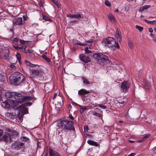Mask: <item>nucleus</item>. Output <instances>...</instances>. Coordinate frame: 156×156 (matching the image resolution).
I'll use <instances>...</instances> for the list:
<instances>
[{"label": "nucleus", "mask_w": 156, "mask_h": 156, "mask_svg": "<svg viewBox=\"0 0 156 156\" xmlns=\"http://www.w3.org/2000/svg\"><path fill=\"white\" fill-rule=\"evenodd\" d=\"M5 97L7 100L2 102L1 105L2 107L7 109H9L11 107H17L19 104L23 101L31 99V97L30 96H23L16 92H6Z\"/></svg>", "instance_id": "obj_1"}, {"label": "nucleus", "mask_w": 156, "mask_h": 156, "mask_svg": "<svg viewBox=\"0 0 156 156\" xmlns=\"http://www.w3.org/2000/svg\"><path fill=\"white\" fill-rule=\"evenodd\" d=\"M11 83L14 85H20L23 83L25 80V76L18 72L13 73L10 77Z\"/></svg>", "instance_id": "obj_2"}, {"label": "nucleus", "mask_w": 156, "mask_h": 156, "mask_svg": "<svg viewBox=\"0 0 156 156\" xmlns=\"http://www.w3.org/2000/svg\"><path fill=\"white\" fill-rule=\"evenodd\" d=\"M74 123L72 121H70L67 119H64L59 121L58 123V128L62 130H71L74 128L73 127Z\"/></svg>", "instance_id": "obj_3"}, {"label": "nucleus", "mask_w": 156, "mask_h": 156, "mask_svg": "<svg viewBox=\"0 0 156 156\" xmlns=\"http://www.w3.org/2000/svg\"><path fill=\"white\" fill-rule=\"evenodd\" d=\"M93 57L99 62H104L108 60V57L101 53L94 54Z\"/></svg>", "instance_id": "obj_4"}, {"label": "nucleus", "mask_w": 156, "mask_h": 156, "mask_svg": "<svg viewBox=\"0 0 156 156\" xmlns=\"http://www.w3.org/2000/svg\"><path fill=\"white\" fill-rule=\"evenodd\" d=\"M102 43L105 46H107L109 48L112 47V45L115 44L114 39L112 37H109L103 39L102 41Z\"/></svg>", "instance_id": "obj_5"}, {"label": "nucleus", "mask_w": 156, "mask_h": 156, "mask_svg": "<svg viewBox=\"0 0 156 156\" xmlns=\"http://www.w3.org/2000/svg\"><path fill=\"white\" fill-rule=\"evenodd\" d=\"M30 77L31 78L41 76L43 75V72L40 69H32L30 70Z\"/></svg>", "instance_id": "obj_6"}, {"label": "nucleus", "mask_w": 156, "mask_h": 156, "mask_svg": "<svg viewBox=\"0 0 156 156\" xmlns=\"http://www.w3.org/2000/svg\"><path fill=\"white\" fill-rule=\"evenodd\" d=\"M131 83L128 81H124L120 86L121 91L123 92H126L131 85Z\"/></svg>", "instance_id": "obj_7"}, {"label": "nucleus", "mask_w": 156, "mask_h": 156, "mask_svg": "<svg viewBox=\"0 0 156 156\" xmlns=\"http://www.w3.org/2000/svg\"><path fill=\"white\" fill-rule=\"evenodd\" d=\"M26 105H31V103L30 102L25 103L24 104H22L21 105L18 107L19 111L23 114H27L28 113V108L26 106Z\"/></svg>", "instance_id": "obj_8"}, {"label": "nucleus", "mask_w": 156, "mask_h": 156, "mask_svg": "<svg viewBox=\"0 0 156 156\" xmlns=\"http://www.w3.org/2000/svg\"><path fill=\"white\" fill-rule=\"evenodd\" d=\"M79 58L81 61L85 63H88L90 61V58L85 54H80Z\"/></svg>", "instance_id": "obj_9"}, {"label": "nucleus", "mask_w": 156, "mask_h": 156, "mask_svg": "<svg viewBox=\"0 0 156 156\" xmlns=\"http://www.w3.org/2000/svg\"><path fill=\"white\" fill-rule=\"evenodd\" d=\"M82 98L83 101L85 102V104L89 106L92 105V101L88 96L84 95L82 96Z\"/></svg>", "instance_id": "obj_10"}, {"label": "nucleus", "mask_w": 156, "mask_h": 156, "mask_svg": "<svg viewBox=\"0 0 156 156\" xmlns=\"http://www.w3.org/2000/svg\"><path fill=\"white\" fill-rule=\"evenodd\" d=\"M11 136L9 133H6L2 137L1 140H3L6 143L10 142H11Z\"/></svg>", "instance_id": "obj_11"}, {"label": "nucleus", "mask_w": 156, "mask_h": 156, "mask_svg": "<svg viewBox=\"0 0 156 156\" xmlns=\"http://www.w3.org/2000/svg\"><path fill=\"white\" fill-rule=\"evenodd\" d=\"M24 143L19 142L16 141L14 144L15 149L16 150H20L23 147Z\"/></svg>", "instance_id": "obj_12"}, {"label": "nucleus", "mask_w": 156, "mask_h": 156, "mask_svg": "<svg viewBox=\"0 0 156 156\" xmlns=\"http://www.w3.org/2000/svg\"><path fill=\"white\" fill-rule=\"evenodd\" d=\"M49 152L50 156H61L60 154L52 150L51 147L49 148Z\"/></svg>", "instance_id": "obj_13"}, {"label": "nucleus", "mask_w": 156, "mask_h": 156, "mask_svg": "<svg viewBox=\"0 0 156 156\" xmlns=\"http://www.w3.org/2000/svg\"><path fill=\"white\" fill-rule=\"evenodd\" d=\"M89 90H87L83 88L81 89L78 91V94L79 95H82V96L84 95H86L87 94L90 93Z\"/></svg>", "instance_id": "obj_14"}, {"label": "nucleus", "mask_w": 156, "mask_h": 156, "mask_svg": "<svg viewBox=\"0 0 156 156\" xmlns=\"http://www.w3.org/2000/svg\"><path fill=\"white\" fill-rule=\"evenodd\" d=\"M14 25H18L21 26L23 25V20L21 17H19L16 19L15 22H14Z\"/></svg>", "instance_id": "obj_15"}, {"label": "nucleus", "mask_w": 156, "mask_h": 156, "mask_svg": "<svg viewBox=\"0 0 156 156\" xmlns=\"http://www.w3.org/2000/svg\"><path fill=\"white\" fill-rule=\"evenodd\" d=\"M41 57L44 59L45 61L48 62V64L50 66H51L52 64V62L51 61V59L48 58L45 55H42Z\"/></svg>", "instance_id": "obj_16"}, {"label": "nucleus", "mask_w": 156, "mask_h": 156, "mask_svg": "<svg viewBox=\"0 0 156 156\" xmlns=\"http://www.w3.org/2000/svg\"><path fill=\"white\" fill-rule=\"evenodd\" d=\"M116 37L118 38V40L119 41H120L121 40V33L120 30L118 29V28H117L116 29Z\"/></svg>", "instance_id": "obj_17"}, {"label": "nucleus", "mask_w": 156, "mask_h": 156, "mask_svg": "<svg viewBox=\"0 0 156 156\" xmlns=\"http://www.w3.org/2000/svg\"><path fill=\"white\" fill-rule=\"evenodd\" d=\"M87 143L89 145L92 146H98L99 145V144L97 142L92 140H88L87 141Z\"/></svg>", "instance_id": "obj_18"}, {"label": "nucleus", "mask_w": 156, "mask_h": 156, "mask_svg": "<svg viewBox=\"0 0 156 156\" xmlns=\"http://www.w3.org/2000/svg\"><path fill=\"white\" fill-rule=\"evenodd\" d=\"M151 7V5H145L141 7L139 9V12H142L143 11L145 10H146L147 9Z\"/></svg>", "instance_id": "obj_19"}, {"label": "nucleus", "mask_w": 156, "mask_h": 156, "mask_svg": "<svg viewBox=\"0 0 156 156\" xmlns=\"http://www.w3.org/2000/svg\"><path fill=\"white\" fill-rule=\"evenodd\" d=\"M83 17V15L82 14L81 15L79 13L74 14L73 18L75 19H79L80 18H82Z\"/></svg>", "instance_id": "obj_20"}, {"label": "nucleus", "mask_w": 156, "mask_h": 156, "mask_svg": "<svg viewBox=\"0 0 156 156\" xmlns=\"http://www.w3.org/2000/svg\"><path fill=\"white\" fill-rule=\"evenodd\" d=\"M5 59L7 60H9L10 59V57L9 55V51L8 52H5L4 55Z\"/></svg>", "instance_id": "obj_21"}, {"label": "nucleus", "mask_w": 156, "mask_h": 156, "mask_svg": "<svg viewBox=\"0 0 156 156\" xmlns=\"http://www.w3.org/2000/svg\"><path fill=\"white\" fill-rule=\"evenodd\" d=\"M108 17L109 20L111 21L114 22L115 20V19L112 15L109 14L108 15Z\"/></svg>", "instance_id": "obj_22"}, {"label": "nucleus", "mask_w": 156, "mask_h": 156, "mask_svg": "<svg viewBox=\"0 0 156 156\" xmlns=\"http://www.w3.org/2000/svg\"><path fill=\"white\" fill-rule=\"evenodd\" d=\"M144 21L146 23L149 24H151L153 25L155 24L156 23V21L155 20L153 21H149L147 20H144Z\"/></svg>", "instance_id": "obj_23"}, {"label": "nucleus", "mask_w": 156, "mask_h": 156, "mask_svg": "<svg viewBox=\"0 0 156 156\" xmlns=\"http://www.w3.org/2000/svg\"><path fill=\"white\" fill-rule=\"evenodd\" d=\"M84 50L85 52V54H89V55H91V54L92 53L91 51L89 50H88V47H86V48L84 49Z\"/></svg>", "instance_id": "obj_24"}, {"label": "nucleus", "mask_w": 156, "mask_h": 156, "mask_svg": "<svg viewBox=\"0 0 156 156\" xmlns=\"http://www.w3.org/2000/svg\"><path fill=\"white\" fill-rule=\"evenodd\" d=\"M82 80H83V83H86L87 84H90L91 83L89 81V80L85 78H83Z\"/></svg>", "instance_id": "obj_25"}, {"label": "nucleus", "mask_w": 156, "mask_h": 156, "mask_svg": "<svg viewBox=\"0 0 156 156\" xmlns=\"http://www.w3.org/2000/svg\"><path fill=\"white\" fill-rule=\"evenodd\" d=\"M5 80V76L4 75L0 73V82H3Z\"/></svg>", "instance_id": "obj_26"}, {"label": "nucleus", "mask_w": 156, "mask_h": 156, "mask_svg": "<svg viewBox=\"0 0 156 156\" xmlns=\"http://www.w3.org/2000/svg\"><path fill=\"white\" fill-rule=\"evenodd\" d=\"M115 44L113 45H112V47L114 49H115L116 48H117L119 49L120 48V46L119 45V44L118 43H116L115 40Z\"/></svg>", "instance_id": "obj_27"}, {"label": "nucleus", "mask_w": 156, "mask_h": 156, "mask_svg": "<svg viewBox=\"0 0 156 156\" xmlns=\"http://www.w3.org/2000/svg\"><path fill=\"white\" fill-rule=\"evenodd\" d=\"M58 8H59L61 6V4L58 2V1H52Z\"/></svg>", "instance_id": "obj_28"}, {"label": "nucleus", "mask_w": 156, "mask_h": 156, "mask_svg": "<svg viewBox=\"0 0 156 156\" xmlns=\"http://www.w3.org/2000/svg\"><path fill=\"white\" fill-rule=\"evenodd\" d=\"M18 133L16 131H13L12 132V136L14 137H16L18 135Z\"/></svg>", "instance_id": "obj_29"}, {"label": "nucleus", "mask_w": 156, "mask_h": 156, "mask_svg": "<svg viewBox=\"0 0 156 156\" xmlns=\"http://www.w3.org/2000/svg\"><path fill=\"white\" fill-rule=\"evenodd\" d=\"M21 139L23 141L26 142L29 140V139L26 136H23L21 137Z\"/></svg>", "instance_id": "obj_30"}, {"label": "nucleus", "mask_w": 156, "mask_h": 156, "mask_svg": "<svg viewBox=\"0 0 156 156\" xmlns=\"http://www.w3.org/2000/svg\"><path fill=\"white\" fill-rule=\"evenodd\" d=\"M43 19L46 21H50V19L49 17L44 15H43Z\"/></svg>", "instance_id": "obj_31"}, {"label": "nucleus", "mask_w": 156, "mask_h": 156, "mask_svg": "<svg viewBox=\"0 0 156 156\" xmlns=\"http://www.w3.org/2000/svg\"><path fill=\"white\" fill-rule=\"evenodd\" d=\"M20 42L21 44H24L27 43H28V41H25L23 40H22L21 39H20Z\"/></svg>", "instance_id": "obj_32"}, {"label": "nucleus", "mask_w": 156, "mask_h": 156, "mask_svg": "<svg viewBox=\"0 0 156 156\" xmlns=\"http://www.w3.org/2000/svg\"><path fill=\"white\" fill-rule=\"evenodd\" d=\"M144 84L145 86L147 87L148 88L150 87H151L150 83L147 82L146 81H144Z\"/></svg>", "instance_id": "obj_33"}, {"label": "nucleus", "mask_w": 156, "mask_h": 156, "mask_svg": "<svg viewBox=\"0 0 156 156\" xmlns=\"http://www.w3.org/2000/svg\"><path fill=\"white\" fill-rule=\"evenodd\" d=\"M94 115L96 116L99 117L100 118H102V115L101 114H100L98 112H95L94 113Z\"/></svg>", "instance_id": "obj_34"}, {"label": "nucleus", "mask_w": 156, "mask_h": 156, "mask_svg": "<svg viewBox=\"0 0 156 156\" xmlns=\"http://www.w3.org/2000/svg\"><path fill=\"white\" fill-rule=\"evenodd\" d=\"M136 28L140 32H141L143 30V28L142 27H140L138 25H136Z\"/></svg>", "instance_id": "obj_35"}, {"label": "nucleus", "mask_w": 156, "mask_h": 156, "mask_svg": "<svg viewBox=\"0 0 156 156\" xmlns=\"http://www.w3.org/2000/svg\"><path fill=\"white\" fill-rule=\"evenodd\" d=\"M105 4L106 6L108 7H110L111 5V4L109 1H105Z\"/></svg>", "instance_id": "obj_36"}, {"label": "nucleus", "mask_w": 156, "mask_h": 156, "mask_svg": "<svg viewBox=\"0 0 156 156\" xmlns=\"http://www.w3.org/2000/svg\"><path fill=\"white\" fill-rule=\"evenodd\" d=\"M10 66L13 69H16V67L15 66V63H11L10 64Z\"/></svg>", "instance_id": "obj_37"}, {"label": "nucleus", "mask_w": 156, "mask_h": 156, "mask_svg": "<svg viewBox=\"0 0 156 156\" xmlns=\"http://www.w3.org/2000/svg\"><path fill=\"white\" fill-rule=\"evenodd\" d=\"M128 45L130 48L132 49L133 48V44L130 41H128Z\"/></svg>", "instance_id": "obj_38"}, {"label": "nucleus", "mask_w": 156, "mask_h": 156, "mask_svg": "<svg viewBox=\"0 0 156 156\" xmlns=\"http://www.w3.org/2000/svg\"><path fill=\"white\" fill-rule=\"evenodd\" d=\"M19 39L17 37H15L13 39L12 42L13 43H17Z\"/></svg>", "instance_id": "obj_39"}, {"label": "nucleus", "mask_w": 156, "mask_h": 156, "mask_svg": "<svg viewBox=\"0 0 156 156\" xmlns=\"http://www.w3.org/2000/svg\"><path fill=\"white\" fill-rule=\"evenodd\" d=\"M98 105L99 107H100L101 108H102L103 109H105V108H107V106L105 105H102L101 104H99Z\"/></svg>", "instance_id": "obj_40"}, {"label": "nucleus", "mask_w": 156, "mask_h": 156, "mask_svg": "<svg viewBox=\"0 0 156 156\" xmlns=\"http://www.w3.org/2000/svg\"><path fill=\"white\" fill-rule=\"evenodd\" d=\"M27 47H25L24 48H23V49H22V51H23L24 53L25 54H27V51L26 50Z\"/></svg>", "instance_id": "obj_41"}, {"label": "nucleus", "mask_w": 156, "mask_h": 156, "mask_svg": "<svg viewBox=\"0 0 156 156\" xmlns=\"http://www.w3.org/2000/svg\"><path fill=\"white\" fill-rule=\"evenodd\" d=\"M14 44H12V46L14 48L16 49H17V48H16V47L17 48V47H18V46L17 45V43H13Z\"/></svg>", "instance_id": "obj_42"}, {"label": "nucleus", "mask_w": 156, "mask_h": 156, "mask_svg": "<svg viewBox=\"0 0 156 156\" xmlns=\"http://www.w3.org/2000/svg\"><path fill=\"white\" fill-rule=\"evenodd\" d=\"M16 56L17 59L21 58V55L19 53L17 52L16 54Z\"/></svg>", "instance_id": "obj_43"}, {"label": "nucleus", "mask_w": 156, "mask_h": 156, "mask_svg": "<svg viewBox=\"0 0 156 156\" xmlns=\"http://www.w3.org/2000/svg\"><path fill=\"white\" fill-rule=\"evenodd\" d=\"M3 133V131L2 129H0V140H2V136Z\"/></svg>", "instance_id": "obj_44"}, {"label": "nucleus", "mask_w": 156, "mask_h": 156, "mask_svg": "<svg viewBox=\"0 0 156 156\" xmlns=\"http://www.w3.org/2000/svg\"><path fill=\"white\" fill-rule=\"evenodd\" d=\"M78 105L80 109V113H83L84 111L82 109V106L80 105Z\"/></svg>", "instance_id": "obj_45"}, {"label": "nucleus", "mask_w": 156, "mask_h": 156, "mask_svg": "<svg viewBox=\"0 0 156 156\" xmlns=\"http://www.w3.org/2000/svg\"><path fill=\"white\" fill-rule=\"evenodd\" d=\"M39 4L41 7H42L43 5V2H42V1H39L38 2Z\"/></svg>", "instance_id": "obj_46"}, {"label": "nucleus", "mask_w": 156, "mask_h": 156, "mask_svg": "<svg viewBox=\"0 0 156 156\" xmlns=\"http://www.w3.org/2000/svg\"><path fill=\"white\" fill-rule=\"evenodd\" d=\"M151 135V134H148L146 135H145L144 137H143L144 139L145 140L146 139H147Z\"/></svg>", "instance_id": "obj_47"}, {"label": "nucleus", "mask_w": 156, "mask_h": 156, "mask_svg": "<svg viewBox=\"0 0 156 156\" xmlns=\"http://www.w3.org/2000/svg\"><path fill=\"white\" fill-rule=\"evenodd\" d=\"M27 52L29 53H32L33 52V50L29 48L27 49Z\"/></svg>", "instance_id": "obj_48"}, {"label": "nucleus", "mask_w": 156, "mask_h": 156, "mask_svg": "<svg viewBox=\"0 0 156 156\" xmlns=\"http://www.w3.org/2000/svg\"><path fill=\"white\" fill-rule=\"evenodd\" d=\"M148 30L149 32L151 33H152L153 32V30L152 28L150 27L149 28Z\"/></svg>", "instance_id": "obj_49"}, {"label": "nucleus", "mask_w": 156, "mask_h": 156, "mask_svg": "<svg viewBox=\"0 0 156 156\" xmlns=\"http://www.w3.org/2000/svg\"><path fill=\"white\" fill-rule=\"evenodd\" d=\"M84 131H87L88 130V127L87 126H84Z\"/></svg>", "instance_id": "obj_50"}, {"label": "nucleus", "mask_w": 156, "mask_h": 156, "mask_svg": "<svg viewBox=\"0 0 156 156\" xmlns=\"http://www.w3.org/2000/svg\"><path fill=\"white\" fill-rule=\"evenodd\" d=\"M69 117L70 119L72 120L74 119V117H73L72 114H69Z\"/></svg>", "instance_id": "obj_51"}, {"label": "nucleus", "mask_w": 156, "mask_h": 156, "mask_svg": "<svg viewBox=\"0 0 156 156\" xmlns=\"http://www.w3.org/2000/svg\"><path fill=\"white\" fill-rule=\"evenodd\" d=\"M87 136L89 137V138H92L93 137V136L91 134H87Z\"/></svg>", "instance_id": "obj_52"}, {"label": "nucleus", "mask_w": 156, "mask_h": 156, "mask_svg": "<svg viewBox=\"0 0 156 156\" xmlns=\"http://www.w3.org/2000/svg\"><path fill=\"white\" fill-rule=\"evenodd\" d=\"M6 131L7 132H8L10 133H11V134H12V132H13V131H11L10 129H6Z\"/></svg>", "instance_id": "obj_53"}, {"label": "nucleus", "mask_w": 156, "mask_h": 156, "mask_svg": "<svg viewBox=\"0 0 156 156\" xmlns=\"http://www.w3.org/2000/svg\"><path fill=\"white\" fill-rule=\"evenodd\" d=\"M71 22L73 23H77L78 21L77 20H75L71 21Z\"/></svg>", "instance_id": "obj_54"}, {"label": "nucleus", "mask_w": 156, "mask_h": 156, "mask_svg": "<svg viewBox=\"0 0 156 156\" xmlns=\"http://www.w3.org/2000/svg\"><path fill=\"white\" fill-rule=\"evenodd\" d=\"M136 155V154L135 153H131L129 154L128 156H134Z\"/></svg>", "instance_id": "obj_55"}, {"label": "nucleus", "mask_w": 156, "mask_h": 156, "mask_svg": "<svg viewBox=\"0 0 156 156\" xmlns=\"http://www.w3.org/2000/svg\"><path fill=\"white\" fill-rule=\"evenodd\" d=\"M144 140H145V139H144V138H143L142 139H139V140H138V141L139 142H142L144 141Z\"/></svg>", "instance_id": "obj_56"}, {"label": "nucleus", "mask_w": 156, "mask_h": 156, "mask_svg": "<svg viewBox=\"0 0 156 156\" xmlns=\"http://www.w3.org/2000/svg\"><path fill=\"white\" fill-rule=\"evenodd\" d=\"M67 16L68 17H72V18H73V15H71V14L67 15Z\"/></svg>", "instance_id": "obj_57"}, {"label": "nucleus", "mask_w": 156, "mask_h": 156, "mask_svg": "<svg viewBox=\"0 0 156 156\" xmlns=\"http://www.w3.org/2000/svg\"><path fill=\"white\" fill-rule=\"evenodd\" d=\"M76 44L79 45L80 46H82L83 45V44L81 43L80 42L78 43H77Z\"/></svg>", "instance_id": "obj_58"}, {"label": "nucleus", "mask_w": 156, "mask_h": 156, "mask_svg": "<svg viewBox=\"0 0 156 156\" xmlns=\"http://www.w3.org/2000/svg\"><path fill=\"white\" fill-rule=\"evenodd\" d=\"M152 40L154 42H156V38L154 37L152 38Z\"/></svg>", "instance_id": "obj_59"}, {"label": "nucleus", "mask_w": 156, "mask_h": 156, "mask_svg": "<svg viewBox=\"0 0 156 156\" xmlns=\"http://www.w3.org/2000/svg\"><path fill=\"white\" fill-rule=\"evenodd\" d=\"M16 48H17V50H18L19 49H21L22 50V49H23V47H16Z\"/></svg>", "instance_id": "obj_60"}, {"label": "nucleus", "mask_w": 156, "mask_h": 156, "mask_svg": "<svg viewBox=\"0 0 156 156\" xmlns=\"http://www.w3.org/2000/svg\"><path fill=\"white\" fill-rule=\"evenodd\" d=\"M2 94L1 92H0V101H2Z\"/></svg>", "instance_id": "obj_61"}, {"label": "nucleus", "mask_w": 156, "mask_h": 156, "mask_svg": "<svg viewBox=\"0 0 156 156\" xmlns=\"http://www.w3.org/2000/svg\"><path fill=\"white\" fill-rule=\"evenodd\" d=\"M82 109L84 111H85L87 109V108L86 107H84V108L82 107Z\"/></svg>", "instance_id": "obj_62"}, {"label": "nucleus", "mask_w": 156, "mask_h": 156, "mask_svg": "<svg viewBox=\"0 0 156 156\" xmlns=\"http://www.w3.org/2000/svg\"><path fill=\"white\" fill-rule=\"evenodd\" d=\"M21 58H19V59H17L18 60V62H19V63L20 64L21 63Z\"/></svg>", "instance_id": "obj_63"}, {"label": "nucleus", "mask_w": 156, "mask_h": 156, "mask_svg": "<svg viewBox=\"0 0 156 156\" xmlns=\"http://www.w3.org/2000/svg\"><path fill=\"white\" fill-rule=\"evenodd\" d=\"M57 94L55 93L54 94V96L53 97V99H54V98H55L56 96H57Z\"/></svg>", "instance_id": "obj_64"}]
</instances>
